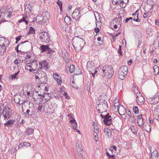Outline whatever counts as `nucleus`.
I'll return each instance as SVG.
<instances>
[{"label":"nucleus","mask_w":159,"mask_h":159,"mask_svg":"<svg viewBox=\"0 0 159 159\" xmlns=\"http://www.w3.org/2000/svg\"><path fill=\"white\" fill-rule=\"evenodd\" d=\"M66 20L67 21H70V18L68 16H66L65 17V18H64V20H65V22L66 23Z\"/></svg>","instance_id":"obj_49"},{"label":"nucleus","mask_w":159,"mask_h":159,"mask_svg":"<svg viewBox=\"0 0 159 159\" xmlns=\"http://www.w3.org/2000/svg\"><path fill=\"white\" fill-rule=\"evenodd\" d=\"M40 49L41 50V52L43 53L47 51L49 49V46L48 45H41Z\"/></svg>","instance_id":"obj_16"},{"label":"nucleus","mask_w":159,"mask_h":159,"mask_svg":"<svg viewBox=\"0 0 159 159\" xmlns=\"http://www.w3.org/2000/svg\"><path fill=\"white\" fill-rule=\"evenodd\" d=\"M53 76L54 79L57 81L58 84L61 85L62 83V82L60 76L57 73H54Z\"/></svg>","instance_id":"obj_11"},{"label":"nucleus","mask_w":159,"mask_h":159,"mask_svg":"<svg viewBox=\"0 0 159 159\" xmlns=\"http://www.w3.org/2000/svg\"><path fill=\"white\" fill-rule=\"evenodd\" d=\"M20 44H19L15 48V50H16L17 53H19V54H21V52L20 51V50H18L19 47L20 46Z\"/></svg>","instance_id":"obj_42"},{"label":"nucleus","mask_w":159,"mask_h":159,"mask_svg":"<svg viewBox=\"0 0 159 159\" xmlns=\"http://www.w3.org/2000/svg\"><path fill=\"white\" fill-rule=\"evenodd\" d=\"M39 76L40 77V78H44L47 77L46 73L42 70H38Z\"/></svg>","instance_id":"obj_22"},{"label":"nucleus","mask_w":159,"mask_h":159,"mask_svg":"<svg viewBox=\"0 0 159 159\" xmlns=\"http://www.w3.org/2000/svg\"><path fill=\"white\" fill-rule=\"evenodd\" d=\"M128 69L127 67L126 66H121L119 69L118 72L122 73L125 75H127L128 73Z\"/></svg>","instance_id":"obj_13"},{"label":"nucleus","mask_w":159,"mask_h":159,"mask_svg":"<svg viewBox=\"0 0 159 159\" xmlns=\"http://www.w3.org/2000/svg\"><path fill=\"white\" fill-rule=\"evenodd\" d=\"M48 53V54H52L54 52V51L51 49L50 48L49 49H48L47 51Z\"/></svg>","instance_id":"obj_44"},{"label":"nucleus","mask_w":159,"mask_h":159,"mask_svg":"<svg viewBox=\"0 0 159 159\" xmlns=\"http://www.w3.org/2000/svg\"><path fill=\"white\" fill-rule=\"evenodd\" d=\"M39 82L41 84H46L47 82V78H40Z\"/></svg>","instance_id":"obj_30"},{"label":"nucleus","mask_w":159,"mask_h":159,"mask_svg":"<svg viewBox=\"0 0 159 159\" xmlns=\"http://www.w3.org/2000/svg\"><path fill=\"white\" fill-rule=\"evenodd\" d=\"M20 71L19 70L18 72L16 73L15 74H14L13 75H11V78L13 79H15L17 76L18 74L20 72Z\"/></svg>","instance_id":"obj_38"},{"label":"nucleus","mask_w":159,"mask_h":159,"mask_svg":"<svg viewBox=\"0 0 159 159\" xmlns=\"http://www.w3.org/2000/svg\"><path fill=\"white\" fill-rule=\"evenodd\" d=\"M134 112L136 114H138L139 113V109L137 106H134L133 109Z\"/></svg>","instance_id":"obj_34"},{"label":"nucleus","mask_w":159,"mask_h":159,"mask_svg":"<svg viewBox=\"0 0 159 159\" xmlns=\"http://www.w3.org/2000/svg\"><path fill=\"white\" fill-rule=\"evenodd\" d=\"M94 31L96 33L99 32V29L98 27H97L95 29Z\"/></svg>","instance_id":"obj_64"},{"label":"nucleus","mask_w":159,"mask_h":159,"mask_svg":"<svg viewBox=\"0 0 159 159\" xmlns=\"http://www.w3.org/2000/svg\"><path fill=\"white\" fill-rule=\"evenodd\" d=\"M107 156L109 159L112 158V159H115V157L114 155H111L109 154L108 152H106Z\"/></svg>","instance_id":"obj_36"},{"label":"nucleus","mask_w":159,"mask_h":159,"mask_svg":"<svg viewBox=\"0 0 159 159\" xmlns=\"http://www.w3.org/2000/svg\"><path fill=\"white\" fill-rule=\"evenodd\" d=\"M35 32V30L32 27H30L29 29V33L30 34H33Z\"/></svg>","instance_id":"obj_37"},{"label":"nucleus","mask_w":159,"mask_h":159,"mask_svg":"<svg viewBox=\"0 0 159 159\" xmlns=\"http://www.w3.org/2000/svg\"><path fill=\"white\" fill-rule=\"evenodd\" d=\"M6 49V46L4 43L0 45V55L2 56L4 55Z\"/></svg>","instance_id":"obj_17"},{"label":"nucleus","mask_w":159,"mask_h":159,"mask_svg":"<svg viewBox=\"0 0 159 159\" xmlns=\"http://www.w3.org/2000/svg\"><path fill=\"white\" fill-rule=\"evenodd\" d=\"M98 107L99 109L98 111L100 113H102L106 112L108 109V107L107 101L105 100L101 99L98 100Z\"/></svg>","instance_id":"obj_3"},{"label":"nucleus","mask_w":159,"mask_h":159,"mask_svg":"<svg viewBox=\"0 0 159 159\" xmlns=\"http://www.w3.org/2000/svg\"><path fill=\"white\" fill-rule=\"evenodd\" d=\"M1 39H5L4 41L5 42V44H7L8 45L9 44L10 42H9V40L7 39H5L4 38H2V37H1Z\"/></svg>","instance_id":"obj_54"},{"label":"nucleus","mask_w":159,"mask_h":159,"mask_svg":"<svg viewBox=\"0 0 159 159\" xmlns=\"http://www.w3.org/2000/svg\"><path fill=\"white\" fill-rule=\"evenodd\" d=\"M50 14L47 11H45L42 13V23H47L48 20L49 18Z\"/></svg>","instance_id":"obj_9"},{"label":"nucleus","mask_w":159,"mask_h":159,"mask_svg":"<svg viewBox=\"0 0 159 159\" xmlns=\"http://www.w3.org/2000/svg\"><path fill=\"white\" fill-rule=\"evenodd\" d=\"M25 9L26 13H29L32 10V7L31 5H28L25 7Z\"/></svg>","instance_id":"obj_25"},{"label":"nucleus","mask_w":159,"mask_h":159,"mask_svg":"<svg viewBox=\"0 0 159 159\" xmlns=\"http://www.w3.org/2000/svg\"><path fill=\"white\" fill-rule=\"evenodd\" d=\"M32 67L30 65H28L27 64L25 66V69L27 70H30V72H32V70H34L31 68Z\"/></svg>","instance_id":"obj_32"},{"label":"nucleus","mask_w":159,"mask_h":159,"mask_svg":"<svg viewBox=\"0 0 159 159\" xmlns=\"http://www.w3.org/2000/svg\"><path fill=\"white\" fill-rule=\"evenodd\" d=\"M42 106H39L38 108H37V109H38V112H39V111H41V109H42Z\"/></svg>","instance_id":"obj_57"},{"label":"nucleus","mask_w":159,"mask_h":159,"mask_svg":"<svg viewBox=\"0 0 159 159\" xmlns=\"http://www.w3.org/2000/svg\"><path fill=\"white\" fill-rule=\"evenodd\" d=\"M26 100L25 101L22 100V102L20 100H19L18 102V104L20 105L25 103L26 102Z\"/></svg>","instance_id":"obj_46"},{"label":"nucleus","mask_w":159,"mask_h":159,"mask_svg":"<svg viewBox=\"0 0 159 159\" xmlns=\"http://www.w3.org/2000/svg\"><path fill=\"white\" fill-rule=\"evenodd\" d=\"M48 65V63L46 61L43 60L42 61L39 62V65L37 64V66L38 67V70L39 69L40 70L41 69L43 66H44L46 67V68H47V66Z\"/></svg>","instance_id":"obj_12"},{"label":"nucleus","mask_w":159,"mask_h":159,"mask_svg":"<svg viewBox=\"0 0 159 159\" xmlns=\"http://www.w3.org/2000/svg\"><path fill=\"white\" fill-rule=\"evenodd\" d=\"M14 122L15 120H10L7 122L5 123L4 125L7 127H11L14 124Z\"/></svg>","instance_id":"obj_20"},{"label":"nucleus","mask_w":159,"mask_h":159,"mask_svg":"<svg viewBox=\"0 0 159 159\" xmlns=\"http://www.w3.org/2000/svg\"><path fill=\"white\" fill-rule=\"evenodd\" d=\"M143 116L142 114L139 115L137 116V119H143Z\"/></svg>","instance_id":"obj_59"},{"label":"nucleus","mask_w":159,"mask_h":159,"mask_svg":"<svg viewBox=\"0 0 159 159\" xmlns=\"http://www.w3.org/2000/svg\"><path fill=\"white\" fill-rule=\"evenodd\" d=\"M6 9L4 8H1L0 9V13L2 14H4L5 13Z\"/></svg>","instance_id":"obj_40"},{"label":"nucleus","mask_w":159,"mask_h":159,"mask_svg":"<svg viewBox=\"0 0 159 159\" xmlns=\"http://www.w3.org/2000/svg\"><path fill=\"white\" fill-rule=\"evenodd\" d=\"M7 13H8L9 14L7 16V17L8 18H10L12 14V12L11 11H9L8 10H7Z\"/></svg>","instance_id":"obj_58"},{"label":"nucleus","mask_w":159,"mask_h":159,"mask_svg":"<svg viewBox=\"0 0 159 159\" xmlns=\"http://www.w3.org/2000/svg\"><path fill=\"white\" fill-rule=\"evenodd\" d=\"M117 106L116 107H117V109H116V112H117L118 111H119V108L120 107V105H119V103H116L114 104V106Z\"/></svg>","instance_id":"obj_43"},{"label":"nucleus","mask_w":159,"mask_h":159,"mask_svg":"<svg viewBox=\"0 0 159 159\" xmlns=\"http://www.w3.org/2000/svg\"><path fill=\"white\" fill-rule=\"evenodd\" d=\"M138 11V10L136 11L133 14H132V16L133 17H135L138 14H139L138 13H137V12Z\"/></svg>","instance_id":"obj_60"},{"label":"nucleus","mask_w":159,"mask_h":159,"mask_svg":"<svg viewBox=\"0 0 159 159\" xmlns=\"http://www.w3.org/2000/svg\"><path fill=\"white\" fill-rule=\"evenodd\" d=\"M118 111L119 115L121 116H125V112H126V110L124 107L122 105H120V107Z\"/></svg>","instance_id":"obj_14"},{"label":"nucleus","mask_w":159,"mask_h":159,"mask_svg":"<svg viewBox=\"0 0 159 159\" xmlns=\"http://www.w3.org/2000/svg\"><path fill=\"white\" fill-rule=\"evenodd\" d=\"M70 122L72 124L76 123V121L74 118L70 120Z\"/></svg>","instance_id":"obj_51"},{"label":"nucleus","mask_w":159,"mask_h":159,"mask_svg":"<svg viewBox=\"0 0 159 159\" xmlns=\"http://www.w3.org/2000/svg\"><path fill=\"white\" fill-rule=\"evenodd\" d=\"M139 14H137V18H134L133 20V21H136L137 22H139L140 21V20L139 19Z\"/></svg>","instance_id":"obj_52"},{"label":"nucleus","mask_w":159,"mask_h":159,"mask_svg":"<svg viewBox=\"0 0 159 159\" xmlns=\"http://www.w3.org/2000/svg\"><path fill=\"white\" fill-rule=\"evenodd\" d=\"M113 149H114L115 150H116L117 149L115 145H114L110 148V149L111 150H112Z\"/></svg>","instance_id":"obj_56"},{"label":"nucleus","mask_w":159,"mask_h":159,"mask_svg":"<svg viewBox=\"0 0 159 159\" xmlns=\"http://www.w3.org/2000/svg\"><path fill=\"white\" fill-rule=\"evenodd\" d=\"M42 14H39L36 17V21L39 23H42Z\"/></svg>","instance_id":"obj_23"},{"label":"nucleus","mask_w":159,"mask_h":159,"mask_svg":"<svg viewBox=\"0 0 159 159\" xmlns=\"http://www.w3.org/2000/svg\"><path fill=\"white\" fill-rule=\"evenodd\" d=\"M38 95L39 96H40V98H44L45 96V95L43 94H38Z\"/></svg>","instance_id":"obj_63"},{"label":"nucleus","mask_w":159,"mask_h":159,"mask_svg":"<svg viewBox=\"0 0 159 159\" xmlns=\"http://www.w3.org/2000/svg\"><path fill=\"white\" fill-rule=\"evenodd\" d=\"M65 52H64V51L62 52V56L65 60V62L67 63L69 61V60L68 58V53L66 51Z\"/></svg>","instance_id":"obj_21"},{"label":"nucleus","mask_w":159,"mask_h":159,"mask_svg":"<svg viewBox=\"0 0 159 159\" xmlns=\"http://www.w3.org/2000/svg\"><path fill=\"white\" fill-rule=\"evenodd\" d=\"M121 18H116L112 20V23L114 24H116L117 25H120V27H119V28H120L121 27Z\"/></svg>","instance_id":"obj_15"},{"label":"nucleus","mask_w":159,"mask_h":159,"mask_svg":"<svg viewBox=\"0 0 159 159\" xmlns=\"http://www.w3.org/2000/svg\"><path fill=\"white\" fill-rule=\"evenodd\" d=\"M39 75L38 72L36 73L35 75V78L36 79H39V80H40V77L39 76Z\"/></svg>","instance_id":"obj_55"},{"label":"nucleus","mask_w":159,"mask_h":159,"mask_svg":"<svg viewBox=\"0 0 159 159\" xmlns=\"http://www.w3.org/2000/svg\"><path fill=\"white\" fill-rule=\"evenodd\" d=\"M119 5L121 7L124 8L126 6V4L124 2V0H120Z\"/></svg>","instance_id":"obj_29"},{"label":"nucleus","mask_w":159,"mask_h":159,"mask_svg":"<svg viewBox=\"0 0 159 159\" xmlns=\"http://www.w3.org/2000/svg\"><path fill=\"white\" fill-rule=\"evenodd\" d=\"M137 123L139 126L141 127H143V118L140 119H137Z\"/></svg>","instance_id":"obj_26"},{"label":"nucleus","mask_w":159,"mask_h":159,"mask_svg":"<svg viewBox=\"0 0 159 159\" xmlns=\"http://www.w3.org/2000/svg\"><path fill=\"white\" fill-rule=\"evenodd\" d=\"M57 3L59 7H62V3L61 1H60L59 0H57Z\"/></svg>","instance_id":"obj_45"},{"label":"nucleus","mask_w":159,"mask_h":159,"mask_svg":"<svg viewBox=\"0 0 159 159\" xmlns=\"http://www.w3.org/2000/svg\"><path fill=\"white\" fill-rule=\"evenodd\" d=\"M150 159H158L159 157V154L158 151L155 150L150 153L149 155Z\"/></svg>","instance_id":"obj_10"},{"label":"nucleus","mask_w":159,"mask_h":159,"mask_svg":"<svg viewBox=\"0 0 159 159\" xmlns=\"http://www.w3.org/2000/svg\"><path fill=\"white\" fill-rule=\"evenodd\" d=\"M86 66L88 70H91L94 66V63L92 61H88L87 63Z\"/></svg>","instance_id":"obj_19"},{"label":"nucleus","mask_w":159,"mask_h":159,"mask_svg":"<svg viewBox=\"0 0 159 159\" xmlns=\"http://www.w3.org/2000/svg\"><path fill=\"white\" fill-rule=\"evenodd\" d=\"M136 95L137 103L140 105H143L145 101L144 97L142 95L139 91L136 93Z\"/></svg>","instance_id":"obj_6"},{"label":"nucleus","mask_w":159,"mask_h":159,"mask_svg":"<svg viewBox=\"0 0 159 159\" xmlns=\"http://www.w3.org/2000/svg\"><path fill=\"white\" fill-rule=\"evenodd\" d=\"M118 53L121 56L122 55V52L121 50V45L119 46V49L118 51Z\"/></svg>","instance_id":"obj_41"},{"label":"nucleus","mask_w":159,"mask_h":159,"mask_svg":"<svg viewBox=\"0 0 159 159\" xmlns=\"http://www.w3.org/2000/svg\"><path fill=\"white\" fill-rule=\"evenodd\" d=\"M69 70L71 73H73L75 71V66L72 64L70 66Z\"/></svg>","instance_id":"obj_35"},{"label":"nucleus","mask_w":159,"mask_h":159,"mask_svg":"<svg viewBox=\"0 0 159 159\" xmlns=\"http://www.w3.org/2000/svg\"><path fill=\"white\" fill-rule=\"evenodd\" d=\"M104 133L107 136L108 138H110L111 136V131L108 128H105L104 129Z\"/></svg>","instance_id":"obj_18"},{"label":"nucleus","mask_w":159,"mask_h":159,"mask_svg":"<svg viewBox=\"0 0 159 159\" xmlns=\"http://www.w3.org/2000/svg\"><path fill=\"white\" fill-rule=\"evenodd\" d=\"M94 138H97V139H95V140L96 142H97L98 141V134L95 135L94 136Z\"/></svg>","instance_id":"obj_61"},{"label":"nucleus","mask_w":159,"mask_h":159,"mask_svg":"<svg viewBox=\"0 0 159 159\" xmlns=\"http://www.w3.org/2000/svg\"><path fill=\"white\" fill-rule=\"evenodd\" d=\"M39 38L43 43H48L50 41V35L46 32H42L39 34Z\"/></svg>","instance_id":"obj_5"},{"label":"nucleus","mask_w":159,"mask_h":159,"mask_svg":"<svg viewBox=\"0 0 159 159\" xmlns=\"http://www.w3.org/2000/svg\"><path fill=\"white\" fill-rule=\"evenodd\" d=\"M104 77L108 79L111 78L114 74V71L111 66H105L102 67Z\"/></svg>","instance_id":"obj_2"},{"label":"nucleus","mask_w":159,"mask_h":159,"mask_svg":"<svg viewBox=\"0 0 159 159\" xmlns=\"http://www.w3.org/2000/svg\"><path fill=\"white\" fill-rule=\"evenodd\" d=\"M26 131L28 133V135H30L33 133L34 131V130L31 128L29 127L27 129Z\"/></svg>","instance_id":"obj_28"},{"label":"nucleus","mask_w":159,"mask_h":159,"mask_svg":"<svg viewBox=\"0 0 159 159\" xmlns=\"http://www.w3.org/2000/svg\"><path fill=\"white\" fill-rule=\"evenodd\" d=\"M119 100L118 99H115V100L114 101L113 103L114 104L116 103H119Z\"/></svg>","instance_id":"obj_62"},{"label":"nucleus","mask_w":159,"mask_h":159,"mask_svg":"<svg viewBox=\"0 0 159 159\" xmlns=\"http://www.w3.org/2000/svg\"><path fill=\"white\" fill-rule=\"evenodd\" d=\"M153 69L155 72V69H157L158 70V72L157 73V74H159V69L158 67L157 66H155L153 67Z\"/></svg>","instance_id":"obj_53"},{"label":"nucleus","mask_w":159,"mask_h":159,"mask_svg":"<svg viewBox=\"0 0 159 159\" xmlns=\"http://www.w3.org/2000/svg\"><path fill=\"white\" fill-rule=\"evenodd\" d=\"M112 119L111 116L108 113L105 115V118L103 120V122L105 125H110L111 124Z\"/></svg>","instance_id":"obj_8"},{"label":"nucleus","mask_w":159,"mask_h":159,"mask_svg":"<svg viewBox=\"0 0 159 159\" xmlns=\"http://www.w3.org/2000/svg\"><path fill=\"white\" fill-rule=\"evenodd\" d=\"M119 78L121 80H123L125 79V77L126 75H125L122 73L118 72Z\"/></svg>","instance_id":"obj_31"},{"label":"nucleus","mask_w":159,"mask_h":159,"mask_svg":"<svg viewBox=\"0 0 159 159\" xmlns=\"http://www.w3.org/2000/svg\"><path fill=\"white\" fill-rule=\"evenodd\" d=\"M72 125L73 127V129L77 130V123L76 122V123H75L74 124H72Z\"/></svg>","instance_id":"obj_48"},{"label":"nucleus","mask_w":159,"mask_h":159,"mask_svg":"<svg viewBox=\"0 0 159 159\" xmlns=\"http://www.w3.org/2000/svg\"><path fill=\"white\" fill-rule=\"evenodd\" d=\"M120 0H112L113 4L114 5H119Z\"/></svg>","instance_id":"obj_33"},{"label":"nucleus","mask_w":159,"mask_h":159,"mask_svg":"<svg viewBox=\"0 0 159 159\" xmlns=\"http://www.w3.org/2000/svg\"><path fill=\"white\" fill-rule=\"evenodd\" d=\"M26 19H28V17H23L22 19L19 20H18V22H19L20 23L24 22L26 25H27L28 24V21Z\"/></svg>","instance_id":"obj_27"},{"label":"nucleus","mask_w":159,"mask_h":159,"mask_svg":"<svg viewBox=\"0 0 159 159\" xmlns=\"http://www.w3.org/2000/svg\"><path fill=\"white\" fill-rule=\"evenodd\" d=\"M129 129L134 134H135L136 133V130L135 129H134V127H130Z\"/></svg>","instance_id":"obj_47"},{"label":"nucleus","mask_w":159,"mask_h":159,"mask_svg":"<svg viewBox=\"0 0 159 159\" xmlns=\"http://www.w3.org/2000/svg\"><path fill=\"white\" fill-rule=\"evenodd\" d=\"M76 148L77 150V152H80V153L81 154V152L83 150V148L82 147L81 145H80L79 143H76Z\"/></svg>","instance_id":"obj_24"},{"label":"nucleus","mask_w":159,"mask_h":159,"mask_svg":"<svg viewBox=\"0 0 159 159\" xmlns=\"http://www.w3.org/2000/svg\"><path fill=\"white\" fill-rule=\"evenodd\" d=\"M72 45L75 50L77 52L81 51L85 42V40L78 36H75L72 39Z\"/></svg>","instance_id":"obj_1"},{"label":"nucleus","mask_w":159,"mask_h":159,"mask_svg":"<svg viewBox=\"0 0 159 159\" xmlns=\"http://www.w3.org/2000/svg\"><path fill=\"white\" fill-rule=\"evenodd\" d=\"M0 110L2 111V109L0 107ZM11 111L8 107H4L2 112L0 111V117L3 118L4 120H7L11 118Z\"/></svg>","instance_id":"obj_4"},{"label":"nucleus","mask_w":159,"mask_h":159,"mask_svg":"<svg viewBox=\"0 0 159 159\" xmlns=\"http://www.w3.org/2000/svg\"><path fill=\"white\" fill-rule=\"evenodd\" d=\"M68 117H69L70 119H73L74 118V116L73 114L71 113L68 114Z\"/></svg>","instance_id":"obj_50"},{"label":"nucleus","mask_w":159,"mask_h":159,"mask_svg":"<svg viewBox=\"0 0 159 159\" xmlns=\"http://www.w3.org/2000/svg\"><path fill=\"white\" fill-rule=\"evenodd\" d=\"M21 55L26 54V58L30 59L31 57V56L30 55H28L26 52H21Z\"/></svg>","instance_id":"obj_39"},{"label":"nucleus","mask_w":159,"mask_h":159,"mask_svg":"<svg viewBox=\"0 0 159 159\" xmlns=\"http://www.w3.org/2000/svg\"><path fill=\"white\" fill-rule=\"evenodd\" d=\"M80 8L75 9L72 14V17L76 20H79L81 16L80 13Z\"/></svg>","instance_id":"obj_7"}]
</instances>
